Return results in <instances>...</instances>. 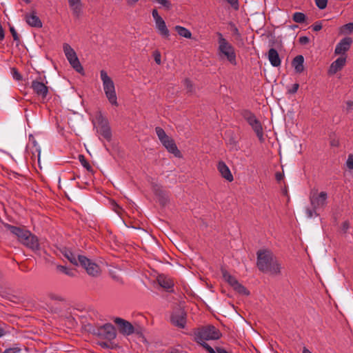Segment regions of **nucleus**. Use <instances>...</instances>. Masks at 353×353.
I'll return each mask as SVG.
<instances>
[{"instance_id": "nucleus-56", "label": "nucleus", "mask_w": 353, "mask_h": 353, "mask_svg": "<svg viewBox=\"0 0 353 353\" xmlns=\"http://www.w3.org/2000/svg\"><path fill=\"white\" fill-rule=\"evenodd\" d=\"M283 176L284 175L281 172H278L275 174V178L276 181L279 182H280L283 179Z\"/></svg>"}, {"instance_id": "nucleus-42", "label": "nucleus", "mask_w": 353, "mask_h": 353, "mask_svg": "<svg viewBox=\"0 0 353 353\" xmlns=\"http://www.w3.org/2000/svg\"><path fill=\"white\" fill-rule=\"evenodd\" d=\"M21 352V348L18 347H14L6 349L2 353H20Z\"/></svg>"}, {"instance_id": "nucleus-31", "label": "nucleus", "mask_w": 353, "mask_h": 353, "mask_svg": "<svg viewBox=\"0 0 353 353\" xmlns=\"http://www.w3.org/2000/svg\"><path fill=\"white\" fill-rule=\"evenodd\" d=\"M306 15L300 12H296L292 15V19L294 22L298 23H303L306 21Z\"/></svg>"}, {"instance_id": "nucleus-3", "label": "nucleus", "mask_w": 353, "mask_h": 353, "mask_svg": "<svg viewBox=\"0 0 353 353\" xmlns=\"http://www.w3.org/2000/svg\"><path fill=\"white\" fill-rule=\"evenodd\" d=\"M193 336L194 340L203 347L205 341L217 340L221 336V333L214 325H209L195 330Z\"/></svg>"}, {"instance_id": "nucleus-9", "label": "nucleus", "mask_w": 353, "mask_h": 353, "mask_svg": "<svg viewBox=\"0 0 353 353\" xmlns=\"http://www.w3.org/2000/svg\"><path fill=\"white\" fill-rule=\"evenodd\" d=\"M78 259L80 265L86 270L90 276L97 277L100 275L101 269L97 263L83 255L79 254Z\"/></svg>"}, {"instance_id": "nucleus-46", "label": "nucleus", "mask_w": 353, "mask_h": 353, "mask_svg": "<svg viewBox=\"0 0 353 353\" xmlns=\"http://www.w3.org/2000/svg\"><path fill=\"white\" fill-rule=\"evenodd\" d=\"M7 328L8 326L6 324H3V326H0V338L10 332Z\"/></svg>"}, {"instance_id": "nucleus-49", "label": "nucleus", "mask_w": 353, "mask_h": 353, "mask_svg": "<svg viewBox=\"0 0 353 353\" xmlns=\"http://www.w3.org/2000/svg\"><path fill=\"white\" fill-rule=\"evenodd\" d=\"M203 347L209 353H218L217 351L214 350L210 345H209L207 343H204L203 344Z\"/></svg>"}, {"instance_id": "nucleus-23", "label": "nucleus", "mask_w": 353, "mask_h": 353, "mask_svg": "<svg viewBox=\"0 0 353 353\" xmlns=\"http://www.w3.org/2000/svg\"><path fill=\"white\" fill-rule=\"evenodd\" d=\"M73 15L79 18L82 13V3L81 0H68Z\"/></svg>"}, {"instance_id": "nucleus-26", "label": "nucleus", "mask_w": 353, "mask_h": 353, "mask_svg": "<svg viewBox=\"0 0 353 353\" xmlns=\"http://www.w3.org/2000/svg\"><path fill=\"white\" fill-rule=\"evenodd\" d=\"M303 63L304 57L303 55H297L293 59L292 65L294 67L296 72L301 73L304 70Z\"/></svg>"}, {"instance_id": "nucleus-36", "label": "nucleus", "mask_w": 353, "mask_h": 353, "mask_svg": "<svg viewBox=\"0 0 353 353\" xmlns=\"http://www.w3.org/2000/svg\"><path fill=\"white\" fill-rule=\"evenodd\" d=\"M341 30L343 33L350 34L353 32V23L350 22L343 25L341 28Z\"/></svg>"}, {"instance_id": "nucleus-5", "label": "nucleus", "mask_w": 353, "mask_h": 353, "mask_svg": "<svg viewBox=\"0 0 353 353\" xmlns=\"http://www.w3.org/2000/svg\"><path fill=\"white\" fill-rule=\"evenodd\" d=\"M219 37V53L221 57H225L232 64H236V53L234 47L223 37L220 32H217Z\"/></svg>"}, {"instance_id": "nucleus-4", "label": "nucleus", "mask_w": 353, "mask_h": 353, "mask_svg": "<svg viewBox=\"0 0 353 353\" xmlns=\"http://www.w3.org/2000/svg\"><path fill=\"white\" fill-rule=\"evenodd\" d=\"M100 77L103 83V88L110 103L114 106H118L117 97L115 91V86L112 79L108 75L106 71L102 70L100 71Z\"/></svg>"}, {"instance_id": "nucleus-64", "label": "nucleus", "mask_w": 353, "mask_h": 353, "mask_svg": "<svg viewBox=\"0 0 353 353\" xmlns=\"http://www.w3.org/2000/svg\"><path fill=\"white\" fill-rule=\"evenodd\" d=\"M169 353H181V352L177 350H174L171 351Z\"/></svg>"}, {"instance_id": "nucleus-51", "label": "nucleus", "mask_w": 353, "mask_h": 353, "mask_svg": "<svg viewBox=\"0 0 353 353\" xmlns=\"http://www.w3.org/2000/svg\"><path fill=\"white\" fill-rule=\"evenodd\" d=\"M152 17L154 18L155 22L158 21L159 19H162L163 18L159 14L157 9H154L152 12Z\"/></svg>"}, {"instance_id": "nucleus-45", "label": "nucleus", "mask_w": 353, "mask_h": 353, "mask_svg": "<svg viewBox=\"0 0 353 353\" xmlns=\"http://www.w3.org/2000/svg\"><path fill=\"white\" fill-rule=\"evenodd\" d=\"M13 78L17 81H21L22 79L21 74L17 71V70L14 68L12 69Z\"/></svg>"}, {"instance_id": "nucleus-57", "label": "nucleus", "mask_w": 353, "mask_h": 353, "mask_svg": "<svg viewBox=\"0 0 353 353\" xmlns=\"http://www.w3.org/2000/svg\"><path fill=\"white\" fill-rule=\"evenodd\" d=\"M139 0H126V3L128 6L132 7L134 6Z\"/></svg>"}, {"instance_id": "nucleus-1", "label": "nucleus", "mask_w": 353, "mask_h": 353, "mask_svg": "<svg viewBox=\"0 0 353 353\" xmlns=\"http://www.w3.org/2000/svg\"><path fill=\"white\" fill-rule=\"evenodd\" d=\"M257 267L263 272L272 275L281 274V265L273 253L268 250H260L257 252Z\"/></svg>"}, {"instance_id": "nucleus-41", "label": "nucleus", "mask_w": 353, "mask_h": 353, "mask_svg": "<svg viewBox=\"0 0 353 353\" xmlns=\"http://www.w3.org/2000/svg\"><path fill=\"white\" fill-rule=\"evenodd\" d=\"M10 32L13 37V39L15 41L19 42V36L13 26H10Z\"/></svg>"}, {"instance_id": "nucleus-44", "label": "nucleus", "mask_w": 353, "mask_h": 353, "mask_svg": "<svg viewBox=\"0 0 353 353\" xmlns=\"http://www.w3.org/2000/svg\"><path fill=\"white\" fill-rule=\"evenodd\" d=\"M299 88V83H294L291 88L288 89V93L291 94H295L297 92Z\"/></svg>"}, {"instance_id": "nucleus-8", "label": "nucleus", "mask_w": 353, "mask_h": 353, "mask_svg": "<svg viewBox=\"0 0 353 353\" xmlns=\"http://www.w3.org/2000/svg\"><path fill=\"white\" fill-rule=\"evenodd\" d=\"M63 48L65 55L67 59L68 60L70 64L72 65V67L77 72L81 73V74L83 73V68L82 67V65L77 56L75 51L68 43H64Z\"/></svg>"}, {"instance_id": "nucleus-53", "label": "nucleus", "mask_w": 353, "mask_h": 353, "mask_svg": "<svg viewBox=\"0 0 353 353\" xmlns=\"http://www.w3.org/2000/svg\"><path fill=\"white\" fill-rule=\"evenodd\" d=\"M346 110L347 112L352 111L353 110V101H347L346 102Z\"/></svg>"}, {"instance_id": "nucleus-48", "label": "nucleus", "mask_w": 353, "mask_h": 353, "mask_svg": "<svg viewBox=\"0 0 353 353\" xmlns=\"http://www.w3.org/2000/svg\"><path fill=\"white\" fill-rule=\"evenodd\" d=\"M153 56H154V61L155 62L158 64V65H160L161 63V54L159 51H154V54H153Z\"/></svg>"}, {"instance_id": "nucleus-52", "label": "nucleus", "mask_w": 353, "mask_h": 353, "mask_svg": "<svg viewBox=\"0 0 353 353\" xmlns=\"http://www.w3.org/2000/svg\"><path fill=\"white\" fill-rule=\"evenodd\" d=\"M299 41L301 44L305 45L310 42V39L306 36H303L299 37Z\"/></svg>"}, {"instance_id": "nucleus-61", "label": "nucleus", "mask_w": 353, "mask_h": 353, "mask_svg": "<svg viewBox=\"0 0 353 353\" xmlns=\"http://www.w3.org/2000/svg\"><path fill=\"white\" fill-rule=\"evenodd\" d=\"M230 4L234 6L238 3V0H226Z\"/></svg>"}, {"instance_id": "nucleus-2", "label": "nucleus", "mask_w": 353, "mask_h": 353, "mask_svg": "<svg viewBox=\"0 0 353 353\" xmlns=\"http://www.w3.org/2000/svg\"><path fill=\"white\" fill-rule=\"evenodd\" d=\"M310 201L312 208H306L305 213L308 218L319 216L318 210L323 209L327 203V194L325 192H318L317 190H312L310 193Z\"/></svg>"}, {"instance_id": "nucleus-35", "label": "nucleus", "mask_w": 353, "mask_h": 353, "mask_svg": "<svg viewBox=\"0 0 353 353\" xmlns=\"http://www.w3.org/2000/svg\"><path fill=\"white\" fill-rule=\"evenodd\" d=\"M155 132L160 141L165 139H167L168 135L166 134L163 128L160 127H156Z\"/></svg>"}, {"instance_id": "nucleus-55", "label": "nucleus", "mask_w": 353, "mask_h": 353, "mask_svg": "<svg viewBox=\"0 0 353 353\" xmlns=\"http://www.w3.org/2000/svg\"><path fill=\"white\" fill-rule=\"evenodd\" d=\"M97 344L101 346V347L103 348H105V349H108L110 348V344L108 343V342H106V341H100V342H98Z\"/></svg>"}, {"instance_id": "nucleus-24", "label": "nucleus", "mask_w": 353, "mask_h": 353, "mask_svg": "<svg viewBox=\"0 0 353 353\" xmlns=\"http://www.w3.org/2000/svg\"><path fill=\"white\" fill-rule=\"evenodd\" d=\"M268 57L272 66L278 67L281 65V59L279 57L278 52L274 48H270L269 50Z\"/></svg>"}, {"instance_id": "nucleus-40", "label": "nucleus", "mask_w": 353, "mask_h": 353, "mask_svg": "<svg viewBox=\"0 0 353 353\" xmlns=\"http://www.w3.org/2000/svg\"><path fill=\"white\" fill-rule=\"evenodd\" d=\"M48 296L51 300H54V301H61V302H63L65 301L63 296H61L59 294H53V293L49 294Z\"/></svg>"}, {"instance_id": "nucleus-16", "label": "nucleus", "mask_w": 353, "mask_h": 353, "mask_svg": "<svg viewBox=\"0 0 353 353\" xmlns=\"http://www.w3.org/2000/svg\"><path fill=\"white\" fill-rule=\"evenodd\" d=\"M3 224L8 230L17 237L19 242L26 235H30V231L26 230L24 227L14 226L6 223H3Z\"/></svg>"}, {"instance_id": "nucleus-34", "label": "nucleus", "mask_w": 353, "mask_h": 353, "mask_svg": "<svg viewBox=\"0 0 353 353\" xmlns=\"http://www.w3.org/2000/svg\"><path fill=\"white\" fill-rule=\"evenodd\" d=\"M79 160L81 162V165L88 170L92 171V166L90 165L89 162L85 159V157L83 154L79 155Z\"/></svg>"}, {"instance_id": "nucleus-20", "label": "nucleus", "mask_w": 353, "mask_h": 353, "mask_svg": "<svg viewBox=\"0 0 353 353\" xmlns=\"http://www.w3.org/2000/svg\"><path fill=\"white\" fill-rule=\"evenodd\" d=\"M153 191L161 205H165L168 202V195L161 186L157 185H154Z\"/></svg>"}, {"instance_id": "nucleus-47", "label": "nucleus", "mask_w": 353, "mask_h": 353, "mask_svg": "<svg viewBox=\"0 0 353 353\" xmlns=\"http://www.w3.org/2000/svg\"><path fill=\"white\" fill-rule=\"evenodd\" d=\"M312 30L314 32H318L322 29V24L321 21H316L312 26Z\"/></svg>"}, {"instance_id": "nucleus-37", "label": "nucleus", "mask_w": 353, "mask_h": 353, "mask_svg": "<svg viewBox=\"0 0 353 353\" xmlns=\"http://www.w3.org/2000/svg\"><path fill=\"white\" fill-rule=\"evenodd\" d=\"M228 144L230 145V149L234 150H239L238 142L234 137H231L228 140Z\"/></svg>"}, {"instance_id": "nucleus-28", "label": "nucleus", "mask_w": 353, "mask_h": 353, "mask_svg": "<svg viewBox=\"0 0 353 353\" xmlns=\"http://www.w3.org/2000/svg\"><path fill=\"white\" fill-rule=\"evenodd\" d=\"M63 255L73 265H80L79 259H78V255L77 256L71 250H65Z\"/></svg>"}, {"instance_id": "nucleus-62", "label": "nucleus", "mask_w": 353, "mask_h": 353, "mask_svg": "<svg viewBox=\"0 0 353 353\" xmlns=\"http://www.w3.org/2000/svg\"><path fill=\"white\" fill-rule=\"evenodd\" d=\"M303 353H312L311 351H310L307 348H306L305 347H303Z\"/></svg>"}, {"instance_id": "nucleus-17", "label": "nucleus", "mask_w": 353, "mask_h": 353, "mask_svg": "<svg viewBox=\"0 0 353 353\" xmlns=\"http://www.w3.org/2000/svg\"><path fill=\"white\" fill-rule=\"evenodd\" d=\"M158 284L167 292H172L174 285L173 280L163 274H159L157 277Z\"/></svg>"}, {"instance_id": "nucleus-38", "label": "nucleus", "mask_w": 353, "mask_h": 353, "mask_svg": "<svg viewBox=\"0 0 353 353\" xmlns=\"http://www.w3.org/2000/svg\"><path fill=\"white\" fill-rule=\"evenodd\" d=\"M157 3L161 5L167 10H170L172 8V3L168 0H154Z\"/></svg>"}, {"instance_id": "nucleus-54", "label": "nucleus", "mask_w": 353, "mask_h": 353, "mask_svg": "<svg viewBox=\"0 0 353 353\" xmlns=\"http://www.w3.org/2000/svg\"><path fill=\"white\" fill-rule=\"evenodd\" d=\"M350 228V223L348 221H344L343 223H342V230L343 232H346L347 231V230L349 229Z\"/></svg>"}, {"instance_id": "nucleus-29", "label": "nucleus", "mask_w": 353, "mask_h": 353, "mask_svg": "<svg viewBox=\"0 0 353 353\" xmlns=\"http://www.w3.org/2000/svg\"><path fill=\"white\" fill-rule=\"evenodd\" d=\"M174 29L181 37H185L186 39H190L192 37L191 32L186 28L181 26H176Z\"/></svg>"}, {"instance_id": "nucleus-12", "label": "nucleus", "mask_w": 353, "mask_h": 353, "mask_svg": "<svg viewBox=\"0 0 353 353\" xmlns=\"http://www.w3.org/2000/svg\"><path fill=\"white\" fill-rule=\"evenodd\" d=\"M21 244L37 253L40 250V244L37 236L30 231V235H26L20 241Z\"/></svg>"}, {"instance_id": "nucleus-11", "label": "nucleus", "mask_w": 353, "mask_h": 353, "mask_svg": "<svg viewBox=\"0 0 353 353\" xmlns=\"http://www.w3.org/2000/svg\"><path fill=\"white\" fill-rule=\"evenodd\" d=\"M186 312L182 309H176L170 316L171 323L179 328H184L186 325Z\"/></svg>"}, {"instance_id": "nucleus-63", "label": "nucleus", "mask_w": 353, "mask_h": 353, "mask_svg": "<svg viewBox=\"0 0 353 353\" xmlns=\"http://www.w3.org/2000/svg\"><path fill=\"white\" fill-rule=\"evenodd\" d=\"M290 28L292 30H294L298 28V26L297 25H292V26H290Z\"/></svg>"}, {"instance_id": "nucleus-32", "label": "nucleus", "mask_w": 353, "mask_h": 353, "mask_svg": "<svg viewBox=\"0 0 353 353\" xmlns=\"http://www.w3.org/2000/svg\"><path fill=\"white\" fill-rule=\"evenodd\" d=\"M183 85L187 90V92L190 94L194 93V88L192 81L189 79H185L183 81Z\"/></svg>"}, {"instance_id": "nucleus-27", "label": "nucleus", "mask_w": 353, "mask_h": 353, "mask_svg": "<svg viewBox=\"0 0 353 353\" xmlns=\"http://www.w3.org/2000/svg\"><path fill=\"white\" fill-rule=\"evenodd\" d=\"M221 271L223 279L231 287L233 288L234 286H235V285H236L239 283L237 279L234 276H232L225 269L221 268Z\"/></svg>"}, {"instance_id": "nucleus-6", "label": "nucleus", "mask_w": 353, "mask_h": 353, "mask_svg": "<svg viewBox=\"0 0 353 353\" xmlns=\"http://www.w3.org/2000/svg\"><path fill=\"white\" fill-rule=\"evenodd\" d=\"M89 332L99 339L112 341L117 336L115 327L111 323H105L99 327H92Z\"/></svg>"}, {"instance_id": "nucleus-43", "label": "nucleus", "mask_w": 353, "mask_h": 353, "mask_svg": "<svg viewBox=\"0 0 353 353\" xmlns=\"http://www.w3.org/2000/svg\"><path fill=\"white\" fill-rule=\"evenodd\" d=\"M346 165L350 170H353V154H350L348 155L347 161H346Z\"/></svg>"}, {"instance_id": "nucleus-21", "label": "nucleus", "mask_w": 353, "mask_h": 353, "mask_svg": "<svg viewBox=\"0 0 353 353\" xmlns=\"http://www.w3.org/2000/svg\"><path fill=\"white\" fill-rule=\"evenodd\" d=\"M217 169L223 178H224L225 179L230 182L233 181L234 178L228 166L223 161L219 162Z\"/></svg>"}, {"instance_id": "nucleus-58", "label": "nucleus", "mask_w": 353, "mask_h": 353, "mask_svg": "<svg viewBox=\"0 0 353 353\" xmlns=\"http://www.w3.org/2000/svg\"><path fill=\"white\" fill-rule=\"evenodd\" d=\"M330 145L334 147H338L339 145V141L337 139H332L330 141Z\"/></svg>"}, {"instance_id": "nucleus-50", "label": "nucleus", "mask_w": 353, "mask_h": 353, "mask_svg": "<svg viewBox=\"0 0 353 353\" xmlns=\"http://www.w3.org/2000/svg\"><path fill=\"white\" fill-rule=\"evenodd\" d=\"M229 26H231V28H232V31L233 34H234V35H236V36H238V37H240V35H241V34H240V33H239V30H238L237 27H236V26H235L232 22H230V23H229Z\"/></svg>"}, {"instance_id": "nucleus-19", "label": "nucleus", "mask_w": 353, "mask_h": 353, "mask_svg": "<svg viewBox=\"0 0 353 353\" xmlns=\"http://www.w3.org/2000/svg\"><path fill=\"white\" fill-rule=\"evenodd\" d=\"M346 56H341L333 61L329 69V74H334L340 71L345 65Z\"/></svg>"}, {"instance_id": "nucleus-13", "label": "nucleus", "mask_w": 353, "mask_h": 353, "mask_svg": "<svg viewBox=\"0 0 353 353\" xmlns=\"http://www.w3.org/2000/svg\"><path fill=\"white\" fill-rule=\"evenodd\" d=\"M114 322L118 325L119 332L123 335H131L134 332V327L132 324L119 317L114 319Z\"/></svg>"}, {"instance_id": "nucleus-60", "label": "nucleus", "mask_w": 353, "mask_h": 353, "mask_svg": "<svg viewBox=\"0 0 353 353\" xmlns=\"http://www.w3.org/2000/svg\"><path fill=\"white\" fill-rule=\"evenodd\" d=\"M4 30L3 28L0 26V41H2L4 39Z\"/></svg>"}, {"instance_id": "nucleus-7", "label": "nucleus", "mask_w": 353, "mask_h": 353, "mask_svg": "<svg viewBox=\"0 0 353 353\" xmlns=\"http://www.w3.org/2000/svg\"><path fill=\"white\" fill-rule=\"evenodd\" d=\"M242 116L244 119L249 123L252 127V130L256 133L259 139L262 141H263V130L262 125L259 119H256V116L251 111L245 110L242 112Z\"/></svg>"}, {"instance_id": "nucleus-18", "label": "nucleus", "mask_w": 353, "mask_h": 353, "mask_svg": "<svg viewBox=\"0 0 353 353\" xmlns=\"http://www.w3.org/2000/svg\"><path fill=\"white\" fill-rule=\"evenodd\" d=\"M161 143L169 152L174 154L176 157H179L180 155V151L178 150L174 139L171 137L168 136L167 139L162 140Z\"/></svg>"}, {"instance_id": "nucleus-33", "label": "nucleus", "mask_w": 353, "mask_h": 353, "mask_svg": "<svg viewBox=\"0 0 353 353\" xmlns=\"http://www.w3.org/2000/svg\"><path fill=\"white\" fill-rule=\"evenodd\" d=\"M57 269L59 272H61V273H63L69 276H71V277H73L74 276V272L68 269L67 267L65 266H63V265H57Z\"/></svg>"}, {"instance_id": "nucleus-59", "label": "nucleus", "mask_w": 353, "mask_h": 353, "mask_svg": "<svg viewBox=\"0 0 353 353\" xmlns=\"http://www.w3.org/2000/svg\"><path fill=\"white\" fill-rule=\"evenodd\" d=\"M113 208H114V210L117 213H119V210L121 209V207L116 203H114Z\"/></svg>"}, {"instance_id": "nucleus-10", "label": "nucleus", "mask_w": 353, "mask_h": 353, "mask_svg": "<svg viewBox=\"0 0 353 353\" xmlns=\"http://www.w3.org/2000/svg\"><path fill=\"white\" fill-rule=\"evenodd\" d=\"M98 122L97 132L107 141H110L112 132L108 120L101 114L97 117Z\"/></svg>"}, {"instance_id": "nucleus-30", "label": "nucleus", "mask_w": 353, "mask_h": 353, "mask_svg": "<svg viewBox=\"0 0 353 353\" xmlns=\"http://www.w3.org/2000/svg\"><path fill=\"white\" fill-rule=\"evenodd\" d=\"M232 288L234 289V290H235L237 293H239L241 295H250V291L245 287L241 285L239 282L236 285H235V286H234Z\"/></svg>"}, {"instance_id": "nucleus-14", "label": "nucleus", "mask_w": 353, "mask_h": 353, "mask_svg": "<svg viewBox=\"0 0 353 353\" xmlns=\"http://www.w3.org/2000/svg\"><path fill=\"white\" fill-rule=\"evenodd\" d=\"M31 88L33 91L42 99H46L48 94V88L41 81V77L32 81Z\"/></svg>"}, {"instance_id": "nucleus-25", "label": "nucleus", "mask_w": 353, "mask_h": 353, "mask_svg": "<svg viewBox=\"0 0 353 353\" xmlns=\"http://www.w3.org/2000/svg\"><path fill=\"white\" fill-rule=\"evenodd\" d=\"M156 28L163 37L168 39L170 37V31L168 29L165 21L162 19H159L158 21L155 22Z\"/></svg>"}, {"instance_id": "nucleus-39", "label": "nucleus", "mask_w": 353, "mask_h": 353, "mask_svg": "<svg viewBox=\"0 0 353 353\" xmlns=\"http://www.w3.org/2000/svg\"><path fill=\"white\" fill-rule=\"evenodd\" d=\"M314 1L320 10H323L327 7V0H314Z\"/></svg>"}, {"instance_id": "nucleus-15", "label": "nucleus", "mask_w": 353, "mask_h": 353, "mask_svg": "<svg viewBox=\"0 0 353 353\" xmlns=\"http://www.w3.org/2000/svg\"><path fill=\"white\" fill-rule=\"evenodd\" d=\"M352 41V39L349 37L342 39L336 44L334 50V54L341 56H346L345 53L350 50Z\"/></svg>"}, {"instance_id": "nucleus-22", "label": "nucleus", "mask_w": 353, "mask_h": 353, "mask_svg": "<svg viewBox=\"0 0 353 353\" xmlns=\"http://www.w3.org/2000/svg\"><path fill=\"white\" fill-rule=\"evenodd\" d=\"M26 23L31 27L41 28L42 22L37 16L35 12H32L31 14H26L25 16Z\"/></svg>"}]
</instances>
